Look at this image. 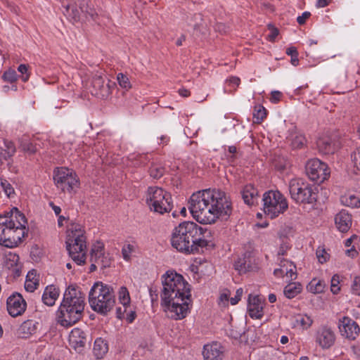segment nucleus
<instances>
[{
    "label": "nucleus",
    "instance_id": "1",
    "mask_svg": "<svg viewBox=\"0 0 360 360\" xmlns=\"http://www.w3.org/2000/svg\"><path fill=\"white\" fill-rule=\"evenodd\" d=\"M161 306L167 317L174 320L184 319L189 313L190 285L184 277L172 271L162 276Z\"/></svg>",
    "mask_w": 360,
    "mask_h": 360
},
{
    "label": "nucleus",
    "instance_id": "2",
    "mask_svg": "<svg viewBox=\"0 0 360 360\" xmlns=\"http://www.w3.org/2000/svg\"><path fill=\"white\" fill-rule=\"evenodd\" d=\"M210 231L193 221H184L176 226L172 234L171 244L179 252L195 255L209 245Z\"/></svg>",
    "mask_w": 360,
    "mask_h": 360
},
{
    "label": "nucleus",
    "instance_id": "3",
    "mask_svg": "<svg viewBox=\"0 0 360 360\" xmlns=\"http://www.w3.org/2000/svg\"><path fill=\"white\" fill-rule=\"evenodd\" d=\"M27 224L25 215L16 207L10 214H0V245L10 248L18 246L27 234Z\"/></svg>",
    "mask_w": 360,
    "mask_h": 360
},
{
    "label": "nucleus",
    "instance_id": "4",
    "mask_svg": "<svg viewBox=\"0 0 360 360\" xmlns=\"http://www.w3.org/2000/svg\"><path fill=\"white\" fill-rule=\"evenodd\" d=\"M84 229L79 224L71 223L67 231L66 248L70 257L78 265L85 264L86 245Z\"/></svg>",
    "mask_w": 360,
    "mask_h": 360
},
{
    "label": "nucleus",
    "instance_id": "5",
    "mask_svg": "<svg viewBox=\"0 0 360 360\" xmlns=\"http://www.w3.org/2000/svg\"><path fill=\"white\" fill-rule=\"evenodd\" d=\"M188 209L200 224H212L218 218L226 219L231 212V204H190Z\"/></svg>",
    "mask_w": 360,
    "mask_h": 360
},
{
    "label": "nucleus",
    "instance_id": "6",
    "mask_svg": "<svg viewBox=\"0 0 360 360\" xmlns=\"http://www.w3.org/2000/svg\"><path fill=\"white\" fill-rule=\"evenodd\" d=\"M89 302L92 310L101 315H106L115 304L112 288L102 283H94L89 293Z\"/></svg>",
    "mask_w": 360,
    "mask_h": 360
},
{
    "label": "nucleus",
    "instance_id": "7",
    "mask_svg": "<svg viewBox=\"0 0 360 360\" xmlns=\"http://www.w3.org/2000/svg\"><path fill=\"white\" fill-rule=\"evenodd\" d=\"M54 184L58 189L70 194L75 193L80 182L75 172L65 167H56L53 170Z\"/></svg>",
    "mask_w": 360,
    "mask_h": 360
},
{
    "label": "nucleus",
    "instance_id": "8",
    "mask_svg": "<svg viewBox=\"0 0 360 360\" xmlns=\"http://www.w3.org/2000/svg\"><path fill=\"white\" fill-rule=\"evenodd\" d=\"M305 172L309 178L318 184L324 182L330 176L328 165L317 158L307 161Z\"/></svg>",
    "mask_w": 360,
    "mask_h": 360
},
{
    "label": "nucleus",
    "instance_id": "9",
    "mask_svg": "<svg viewBox=\"0 0 360 360\" xmlns=\"http://www.w3.org/2000/svg\"><path fill=\"white\" fill-rule=\"evenodd\" d=\"M83 312L61 302L56 312L57 322L63 327H70L79 321L82 317Z\"/></svg>",
    "mask_w": 360,
    "mask_h": 360
},
{
    "label": "nucleus",
    "instance_id": "10",
    "mask_svg": "<svg viewBox=\"0 0 360 360\" xmlns=\"http://www.w3.org/2000/svg\"><path fill=\"white\" fill-rule=\"evenodd\" d=\"M226 193L217 189H204L193 193L188 202H229Z\"/></svg>",
    "mask_w": 360,
    "mask_h": 360
},
{
    "label": "nucleus",
    "instance_id": "11",
    "mask_svg": "<svg viewBox=\"0 0 360 360\" xmlns=\"http://www.w3.org/2000/svg\"><path fill=\"white\" fill-rule=\"evenodd\" d=\"M290 193L296 202H316L320 200L317 193H313L307 186H300L295 181L290 184Z\"/></svg>",
    "mask_w": 360,
    "mask_h": 360
},
{
    "label": "nucleus",
    "instance_id": "12",
    "mask_svg": "<svg viewBox=\"0 0 360 360\" xmlns=\"http://www.w3.org/2000/svg\"><path fill=\"white\" fill-rule=\"evenodd\" d=\"M62 302L84 312L85 295L78 287L70 285L63 294Z\"/></svg>",
    "mask_w": 360,
    "mask_h": 360
},
{
    "label": "nucleus",
    "instance_id": "13",
    "mask_svg": "<svg viewBox=\"0 0 360 360\" xmlns=\"http://www.w3.org/2000/svg\"><path fill=\"white\" fill-rule=\"evenodd\" d=\"M340 335L349 340H354L360 333L358 323L349 316H343L338 321Z\"/></svg>",
    "mask_w": 360,
    "mask_h": 360
},
{
    "label": "nucleus",
    "instance_id": "14",
    "mask_svg": "<svg viewBox=\"0 0 360 360\" xmlns=\"http://www.w3.org/2000/svg\"><path fill=\"white\" fill-rule=\"evenodd\" d=\"M112 258L110 253L105 252L103 243L97 242L94 244L91 251V262H95L101 268L109 267L111 265Z\"/></svg>",
    "mask_w": 360,
    "mask_h": 360
},
{
    "label": "nucleus",
    "instance_id": "15",
    "mask_svg": "<svg viewBox=\"0 0 360 360\" xmlns=\"http://www.w3.org/2000/svg\"><path fill=\"white\" fill-rule=\"evenodd\" d=\"M7 310L13 317L22 315L27 307V303L22 296L19 293H13L7 299Z\"/></svg>",
    "mask_w": 360,
    "mask_h": 360
},
{
    "label": "nucleus",
    "instance_id": "16",
    "mask_svg": "<svg viewBox=\"0 0 360 360\" xmlns=\"http://www.w3.org/2000/svg\"><path fill=\"white\" fill-rule=\"evenodd\" d=\"M315 341L322 349H329L335 343V333L328 326H321L316 332Z\"/></svg>",
    "mask_w": 360,
    "mask_h": 360
},
{
    "label": "nucleus",
    "instance_id": "17",
    "mask_svg": "<svg viewBox=\"0 0 360 360\" xmlns=\"http://www.w3.org/2000/svg\"><path fill=\"white\" fill-rule=\"evenodd\" d=\"M204 360H222L224 356V349L217 342L204 345L202 350Z\"/></svg>",
    "mask_w": 360,
    "mask_h": 360
},
{
    "label": "nucleus",
    "instance_id": "18",
    "mask_svg": "<svg viewBox=\"0 0 360 360\" xmlns=\"http://www.w3.org/2000/svg\"><path fill=\"white\" fill-rule=\"evenodd\" d=\"M86 334L80 328L72 330L69 335L70 345L77 352H81L86 343Z\"/></svg>",
    "mask_w": 360,
    "mask_h": 360
},
{
    "label": "nucleus",
    "instance_id": "19",
    "mask_svg": "<svg viewBox=\"0 0 360 360\" xmlns=\"http://www.w3.org/2000/svg\"><path fill=\"white\" fill-rule=\"evenodd\" d=\"M253 262L252 252L246 251L238 257L234 262L233 266L236 271L240 274H243L252 270Z\"/></svg>",
    "mask_w": 360,
    "mask_h": 360
},
{
    "label": "nucleus",
    "instance_id": "20",
    "mask_svg": "<svg viewBox=\"0 0 360 360\" xmlns=\"http://www.w3.org/2000/svg\"><path fill=\"white\" fill-rule=\"evenodd\" d=\"M172 196L169 193L159 187H149L147 192L146 202H169Z\"/></svg>",
    "mask_w": 360,
    "mask_h": 360
},
{
    "label": "nucleus",
    "instance_id": "21",
    "mask_svg": "<svg viewBox=\"0 0 360 360\" xmlns=\"http://www.w3.org/2000/svg\"><path fill=\"white\" fill-rule=\"evenodd\" d=\"M248 312L250 316L252 319H259L263 316V304L259 296L250 295Z\"/></svg>",
    "mask_w": 360,
    "mask_h": 360
},
{
    "label": "nucleus",
    "instance_id": "22",
    "mask_svg": "<svg viewBox=\"0 0 360 360\" xmlns=\"http://www.w3.org/2000/svg\"><path fill=\"white\" fill-rule=\"evenodd\" d=\"M94 94L98 98H105L110 95L109 86H106L104 78L96 75L92 79Z\"/></svg>",
    "mask_w": 360,
    "mask_h": 360
},
{
    "label": "nucleus",
    "instance_id": "23",
    "mask_svg": "<svg viewBox=\"0 0 360 360\" xmlns=\"http://www.w3.org/2000/svg\"><path fill=\"white\" fill-rule=\"evenodd\" d=\"M39 323L33 320L24 321L18 328L17 335L19 338L27 339L37 333Z\"/></svg>",
    "mask_w": 360,
    "mask_h": 360
},
{
    "label": "nucleus",
    "instance_id": "24",
    "mask_svg": "<svg viewBox=\"0 0 360 360\" xmlns=\"http://www.w3.org/2000/svg\"><path fill=\"white\" fill-rule=\"evenodd\" d=\"M316 146L319 151L325 155L333 154L336 149L335 141L328 135L320 136L316 141Z\"/></svg>",
    "mask_w": 360,
    "mask_h": 360
},
{
    "label": "nucleus",
    "instance_id": "25",
    "mask_svg": "<svg viewBox=\"0 0 360 360\" xmlns=\"http://www.w3.org/2000/svg\"><path fill=\"white\" fill-rule=\"evenodd\" d=\"M335 222L338 229L342 233H345L352 226V217L342 210L335 216Z\"/></svg>",
    "mask_w": 360,
    "mask_h": 360
},
{
    "label": "nucleus",
    "instance_id": "26",
    "mask_svg": "<svg viewBox=\"0 0 360 360\" xmlns=\"http://www.w3.org/2000/svg\"><path fill=\"white\" fill-rule=\"evenodd\" d=\"M59 296V290L54 285L47 286L42 295L43 302L49 307L53 306Z\"/></svg>",
    "mask_w": 360,
    "mask_h": 360
},
{
    "label": "nucleus",
    "instance_id": "27",
    "mask_svg": "<svg viewBox=\"0 0 360 360\" xmlns=\"http://www.w3.org/2000/svg\"><path fill=\"white\" fill-rule=\"evenodd\" d=\"M288 207V204H264V214L274 219L278 216L279 214L283 213Z\"/></svg>",
    "mask_w": 360,
    "mask_h": 360
},
{
    "label": "nucleus",
    "instance_id": "28",
    "mask_svg": "<svg viewBox=\"0 0 360 360\" xmlns=\"http://www.w3.org/2000/svg\"><path fill=\"white\" fill-rule=\"evenodd\" d=\"M19 256L15 253L9 252L6 255L4 266L11 269L16 276L20 275Z\"/></svg>",
    "mask_w": 360,
    "mask_h": 360
},
{
    "label": "nucleus",
    "instance_id": "29",
    "mask_svg": "<svg viewBox=\"0 0 360 360\" xmlns=\"http://www.w3.org/2000/svg\"><path fill=\"white\" fill-rule=\"evenodd\" d=\"M77 3L79 4L80 11L86 18H90L95 20L98 15L90 1H86L85 0H77Z\"/></svg>",
    "mask_w": 360,
    "mask_h": 360
},
{
    "label": "nucleus",
    "instance_id": "30",
    "mask_svg": "<svg viewBox=\"0 0 360 360\" xmlns=\"http://www.w3.org/2000/svg\"><path fill=\"white\" fill-rule=\"evenodd\" d=\"M263 202H286L285 198L278 190H270L263 194Z\"/></svg>",
    "mask_w": 360,
    "mask_h": 360
},
{
    "label": "nucleus",
    "instance_id": "31",
    "mask_svg": "<svg viewBox=\"0 0 360 360\" xmlns=\"http://www.w3.org/2000/svg\"><path fill=\"white\" fill-rule=\"evenodd\" d=\"M93 350L97 359L103 358L108 351V342L101 338H97L94 342Z\"/></svg>",
    "mask_w": 360,
    "mask_h": 360
},
{
    "label": "nucleus",
    "instance_id": "32",
    "mask_svg": "<svg viewBox=\"0 0 360 360\" xmlns=\"http://www.w3.org/2000/svg\"><path fill=\"white\" fill-rule=\"evenodd\" d=\"M242 197L244 202L257 201L259 197L258 191L251 185L246 186L242 192Z\"/></svg>",
    "mask_w": 360,
    "mask_h": 360
},
{
    "label": "nucleus",
    "instance_id": "33",
    "mask_svg": "<svg viewBox=\"0 0 360 360\" xmlns=\"http://www.w3.org/2000/svg\"><path fill=\"white\" fill-rule=\"evenodd\" d=\"M302 291V285L300 283H291L288 284L283 290L285 296L288 299L295 297Z\"/></svg>",
    "mask_w": 360,
    "mask_h": 360
},
{
    "label": "nucleus",
    "instance_id": "34",
    "mask_svg": "<svg viewBox=\"0 0 360 360\" xmlns=\"http://www.w3.org/2000/svg\"><path fill=\"white\" fill-rule=\"evenodd\" d=\"M326 284L323 281L318 278H313L307 285V289L309 292L318 294L324 291Z\"/></svg>",
    "mask_w": 360,
    "mask_h": 360
},
{
    "label": "nucleus",
    "instance_id": "35",
    "mask_svg": "<svg viewBox=\"0 0 360 360\" xmlns=\"http://www.w3.org/2000/svg\"><path fill=\"white\" fill-rule=\"evenodd\" d=\"M313 322L312 318L307 314H297L295 316V325L300 326L304 330L309 328Z\"/></svg>",
    "mask_w": 360,
    "mask_h": 360
},
{
    "label": "nucleus",
    "instance_id": "36",
    "mask_svg": "<svg viewBox=\"0 0 360 360\" xmlns=\"http://www.w3.org/2000/svg\"><path fill=\"white\" fill-rule=\"evenodd\" d=\"M64 14L71 18L74 22H79L82 20L81 11L74 5H67L65 7Z\"/></svg>",
    "mask_w": 360,
    "mask_h": 360
},
{
    "label": "nucleus",
    "instance_id": "37",
    "mask_svg": "<svg viewBox=\"0 0 360 360\" xmlns=\"http://www.w3.org/2000/svg\"><path fill=\"white\" fill-rule=\"evenodd\" d=\"M165 172V167L160 163H152L149 169L150 176L156 179L161 178Z\"/></svg>",
    "mask_w": 360,
    "mask_h": 360
},
{
    "label": "nucleus",
    "instance_id": "38",
    "mask_svg": "<svg viewBox=\"0 0 360 360\" xmlns=\"http://www.w3.org/2000/svg\"><path fill=\"white\" fill-rule=\"evenodd\" d=\"M118 299L123 307H129L131 304L129 292L126 287L122 286L119 289Z\"/></svg>",
    "mask_w": 360,
    "mask_h": 360
},
{
    "label": "nucleus",
    "instance_id": "39",
    "mask_svg": "<svg viewBox=\"0 0 360 360\" xmlns=\"http://www.w3.org/2000/svg\"><path fill=\"white\" fill-rule=\"evenodd\" d=\"M20 146L22 150L28 154H34L37 151V144L29 141L25 138L20 141Z\"/></svg>",
    "mask_w": 360,
    "mask_h": 360
},
{
    "label": "nucleus",
    "instance_id": "40",
    "mask_svg": "<svg viewBox=\"0 0 360 360\" xmlns=\"http://www.w3.org/2000/svg\"><path fill=\"white\" fill-rule=\"evenodd\" d=\"M150 211L163 214L169 212L172 209V204H148Z\"/></svg>",
    "mask_w": 360,
    "mask_h": 360
},
{
    "label": "nucleus",
    "instance_id": "41",
    "mask_svg": "<svg viewBox=\"0 0 360 360\" xmlns=\"http://www.w3.org/2000/svg\"><path fill=\"white\" fill-rule=\"evenodd\" d=\"M348 200L351 202H360V191H351L340 198V202H347Z\"/></svg>",
    "mask_w": 360,
    "mask_h": 360
},
{
    "label": "nucleus",
    "instance_id": "42",
    "mask_svg": "<svg viewBox=\"0 0 360 360\" xmlns=\"http://www.w3.org/2000/svg\"><path fill=\"white\" fill-rule=\"evenodd\" d=\"M275 168L279 171L284 170L289 165L288 160L283 156H275L272 160Z\"/></svg>",
    "mask_w": 360,
    "mask_h": 360
},
{
    "label": "nucleus",
    "instance_id": "43",
    "mask_svg": "<svg viewBox=\"0 0 360 360\" xmlns=\"http://www.w3.org/2000/svg\"><path fill=\"white\" fill-rule=\"evenodd\" d=\"M4 146L6 147V149L5 154L4 155V159L7 160L8 158L12 157L15 154L16 149L14 143L11 141L5 140Z\"/></svg>",
    "mask_w": 360,
    "mask_h": 360
},
{
    "label": "nucleus",
    "instance_id": "44",
    "mask_svg": "<svg viewBox=\"0 0 360 360\" xmlns=\"http://www.w3.org/2000/svg\"><path fill=\"white\" fill-rule=\"evenodd\" d=\"M266 115V109L263 106L259 105L255 107V112L253 114L254 119L255 120V122H261Z\"/></svg>",
    "mask_w": 360,
    "mask_h": 360
},
{
    "label": "nucleus",
    "instance_id": "45",
    "mask_svg": "<svg viewBox=\"0 0 360 360\" xmlns=\"http://www.w3.org/2000/svg\"><path fill=\"white\" fill-rule=\"evenodd\" d=\"M117 79L119 83V85L125 89H129L131 88V83L129 82V78L122 73H119L117 76Z\"/></svg>",
    "mask_w": 360,
    "mask_h": 360
},
{
    "label": "nucleus",
    "instance_id": "46",
    "mask_svg": "<svg viewBox=\"0 0 360 360\" xmlns=\"http://www.w3.org/2000/svg\"><path fill=\"white\" fill-rule=\"evenodd\" d=\"M18 75L16 72L14 70L9 69L8 70L6 71L3 75L2 79L5 82H8L10 83H13L17 80Z\"/></svg>",
    "mask_w": 360,
    "mask_h": 360
},
{
    "label": "nucleus",
    "instance_id": "47",
    "mask_svg": "<svg viewBox=\"0 0 360 360\" xmlns=\"http://www.w3.org/2000/svg\"><path fill=\"white\" fill-rule=\"evenodd\" d=\"M124 308V312H125V319L129 323H132L136 315V311L134 310V307L130 304L129 305V307H123Z\"/></svg>",
    "mask_w": 360,
    "mask_h": 360
},
{
    "label": "nucleus",
    "instance_id": "48",
    "mask_svg": "<svg viewBox=\"0 0 360 360\" xmlns=\"http://www.w3.org/2000/svg\"><path fill=\"white\" fill-rule=\"evenodd\" d=\"M351 291L355 295H360V276H354L351 284Z\"/></svg>",
    "mask_w": 360,
    "mask_h": 360
},
{
    "label": "nucleus",
    "instance_id": "49",
    "mask_svg": "<svg viewBox=\"0 0 360 360\" xmlns=\"http://www.w3.org/2000/svg\"><path fill=\"white\" fill-rule=\"evenodd\" d=\"M134 251V245L131 244L124 245L122 249V257L124 260L129 261L131 258V255Z\"/></svg>",
    "mask_w": 360,
    "mask_h": 360
},
{
    "label": "nucleus",
    "instance_id": "50",
    "mask_svg": "<svg viewBox=\"0 0 360 360\" xmlns=\"http://www.w3.org/2000/svg\"><path fill=\"white\" fill-rule=\"evenodd\" d=\"M316 257L321 264L326 262L329 259V255L326 252L325 249L321 247L316 250Z\"/></svg>",
    "mask_w": 360,
    "mask_h": 360
},
{
    "label": "nucleus",
    "instance_id": "51",
    "mask_svg": "<svg viewBox=\"0 0 360 360\" xmlns=\"http://www.w3.org/2000/svg\"><path fill=\"white\" fill-rule=\"evenodd\" d=\"M305 138L302 135H296L292 140L291 144L294 148H299L304 146Z\"/></svg>",
    "mask_w": 360,
    "mask_h": 360
},
{
    "label": "nucleus",
    "instance_id": "52",
    "mask_svg": "<svg viewBox=\"0 0 360 360\" xmlns=\"http://www.w3.org/2000/svg\"><path fill=\"white\" fill-rule=\"evenodd\" d=\"M39 285L38 280L26 279L25 288L27 292H34Z\"/></svg>",
    "mask_w": 360,
    "mask_h": 360
},
{
    "label": "nucleus",
    "instance_id": "53",
    "mask_svg": "<svg viewBox=\"0 0 360 360\" xmlns=\"http://www.w3.org/2000/svg\"><path fill=\"white\" fill-rule=\"evenodd\" d=\"M339 283V276L338 275H334L331 278L330 290L335 295L338 294L340 290Z\"/></svg>",
    "mask_w": 360,
    "mask_h": 360
},
{
    "label": "nucleus",
    "instance_id": "54",
    "mask_svg": "<svg viewBox=\"0 0 360 360\" xmlns=\"http://www.w3.org/2000/svg\"><path fill=\"white\" fill-rule=\"evenodd\" d=\"M1 187L8 197H11V194L14 193V189L11 185L6 180H1Z\"/></svg>",
    "mask_w": 360,
    "mask_h": 360
},
{
    "label": "nucleus",
    "instance_id": "55",
    "mask_svg": "<svg viewBox=\"0 0 360 360\" xmlns=\"http://www.w3.org/2000/svg\"><path fill=\"white\" fill-rule=\"evenodd\" d=\"M18 70L22 75V80L25 82H27L30 77L29 74H27L28 66L25 64H21L18 66Z\"/></svg>",
    "mask_w": 360,
    "mask_h": 360
},
{
    "label": "nucleus",
    "instance_id": "56",
    "mask_svg": "<svg viewBox=\"0 0 360 360\" xmlns=\"http://www.w3.org/2000/svg\"><path fill=\"white\" fill-rule=\"evenodd\" d=\"M285 276L290 280H294L297 277L296 266L293 262L289 264V269L286 271Z\"/></svg>",
    "mask_w": 360,
    "mask_h": 360
},
{
    "label": "nucleus",
    "instance_id": "57",
    "mask_svg": "<svg viewBox=\"0 0 360 360\" xmlns=\"http://www.w3.org/2000/svg\"><path fill=\"white\" fill-rule=\"evenodd\" d=\"M352 161L357 169L360 170V147L352 155Z\"/></svg>",
    "mask_w": 360,
    "mask_h": 360
},
{
    "label": "nucleus",
    "instance_id": "58",
    "mask_svg": "<svg viewBox=\"0 0 360 360\" xmlns=\"http://www.w3.org/2000/svg\"><path fill=\"white\" fill-rule=\"evenodd\" d=\"M243 293V290L242 288H238L236 292L235 296L230 299L231 304L232 305L236 304L240 300Z\"/></svg>",
    "mask_w": 360,
    "mask_h": 360
},
{
    "label": "nucleus",
    "instance_id": "59",
    "mask_svg": "<svg viewBox=\"0 0 360 360\" xmlns=\"http://www.w3.org/2000/svg\"><path fill=\"white\" fill-rule=\"evenodd\" d=\"M269 28L271 32L268 35L267 39L271 41H274L276 37L278 35V30L271 25H269Z\"/></svg>",
    "mask_w": 360,
    "mask_h": 360
},
{
    "label": "nucleus",
    "instance_id": "60",
    "mask_svg": "<svg viewBox=\"0 0 360 360\" xmlns=\"http://www.w3.org/2000/svg\"><path fill=\"white\" fill-rule=\"evenodd\" d=\"M278 262L279 266L283 268V272L286 274V271L289 269V264H291L292 262L280 257L278 258Z\"/></svg>",
    "mask_w": 360,
    "mask_h": 360
},
{
    "label": "nucleus",
    "instance_id": "61",
    "mask_svg": "<svg viewBox=\"0 0 360 360\" xmlns=\"http://www.w3.org/2000/svg\"><path fill=\"white\" fill-rule=\"evenodd\" d=\"M193 18H194L195 20L197 21V22L194 25V30L195 31L199 30L200 32H201L202 31L201 27L202 26V25L201 23L198 22V21L202 20L201 14H200V13L195 14Z\"/></svg>",
    "mask_w": 360,
    "mask_h": 360
},
{
    "label": "nucleus",
    "instance_id": "62",
    "mask_svg": "<svg viewBox=\"0 0 360 360\" xmlns=\"http://www.w3.org/2000/svg\"><path fill=\"white\" fill-rule=\"evenodd\" d=\"M310 15L311 13L309 12L305 11L302 14V15L297 17V21L300 25H303Z\"/></svg>",
    "mask_w": 360,
    "mask_h": 360
},
{
    "label": "nucleus",
    "instance_id": "63",
    "mask_svg": "<svg viewBox=\"0 0 360 360\" xmlns=\"http://www.w3.org/2000/svg\"><path fill=\"white\" fill-rule=\"evenodd\" d=\"M229 294L228 292L221 293L219 296V304L224 306L227 305L229 302Z\"/></svg>",
    "mask_w": 360,
    "mask_h": 360
},
{
    "label": "nucleus",
    "instance_id": "64",
    "mask_svg": "<svg viewBox=\"0 0 360 360\" xmlns=\"http://www.w3.org/2000/svg\"><path fill=\"white\" fill-rule=\"evenodd\" d=\"M282 96L281 92L278 91H274L271 92V101L273 103H277L281 100Z\"/></svg>",
    "mask_w": 360,
    "mask_h": 360
}]
</instances>
